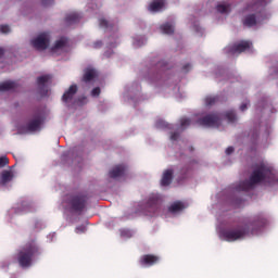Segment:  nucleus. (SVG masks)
Instances as JSON below:
<instances>
[{
    "mask_svg": "<svg viewBox=\"0 0 278 278\" xmlns=\"http://www.w3.org/2000/svg\"><path fill=\"white\" fill-rule=\"evenodd\" d=\"M239 223L240 225L235 228L223 230L220 232V238L226 240V242H236L237 240H242V238L249 236V233L255 236L257 231L264 229V227L268 225V219L266 218L265 214L260 213L254 215L252 219L243 218Z\"/></svg>",
    "mask_w": 278,
    "mask_h": 278,
    "instance_id": "1",
    "label": "nucleus"
},
{
    "mask_svg": "<svg viewBox=\"0 0 278 278\" xmlns=\"http://www.w3.org/2000/svg\"><path fill=\"white\" fill-rule=\"evenodd\" d=\"M273 179H275L273 167L268 164L261 163L254 167L249 180H243L239 184L237 190L247 192L255 188L257 184H262V181H273Z\"/></svg>",
    "mask_w": 278,
    "mask_h": 278,
    "instance_id": "2",
    "label": "nucleus"
},
{
    "mask_svg": "<svg viewBox=\"0 0 278 278\" xmlns=\"http://www.w3.org/2000/svg\"><path fill=\"white\" fill-rule=\"evenodd\" d=\"M268 0H253L252 3L247 5L248 12H255L248 14L243 17L242 23L244 27H255V25L262 23L264 17H262V9L266 8Z\"/></svg>",
    "mask_w": 278,
    "mask_h": 278,
    "instance_id": "3",
    "label": "nucleus"
},
{
    "mask_svg": "<svg viewBox=\"0 0 278 278\" xmlns=\"http://www.w3.org/2000/svg\"><path fill=\"white\" fill-rule=\"evenodd\" d=\"M36 255H40V248L36 241H30L17 253V262L22 268H29Z\"/></svg>",
    "mask_w": 278,
    "mask_h": 278,
    "instance_id": "4",
    "label": "nucleus"
},
{
    "mask_svg": "<svg viewBox=\"0 0 278 278\" xmlns=\"http://www.w3.org/2000/svg\"><path fill=\"white\" fill-rule=\"evenodd\" d=\"M67 205L72 212L81 214V212L86 210V205H88V195L85 193L71 194L67 200Z\"/></svg>",
    "mask_w": 278,
    "mask_h": 278,
    "instance_id": "5",
    "label": "nucleus"
},
{
    "mask_svg": "<svg viewBox=\"0 0 278 278\" xmlns=\"http://www.w3.org/2000/svg\"><path fill=\"white\" fill-rule=\"evenodd\" d=\"M199 125L202 127H220L223 123V114L220 113H211L204 117L198 119Z\"/></svg>",
    "mask_w": 278,
    "mask_h": 278,
    "instance_id": "6",
    "label": "nucleus"
},
{
    "mask_svg": "<svg viewBox=\"0 0 278 278\" xmlns=\"http://www.w3.org/2000/svg\"><path fill=\"white\" fill-rule=\"evenodd\" d=\"M51 35L49 33H41L37 36V38L31 40V45L34 49H37V51H45L49 49Z\"/></svg>",
    "mask_w": 278,
    "mask_h": 278,
    "instance_id": "7",
    "label": "nucleus"
},
{
    "mask_svg": "<svg viewBox=\"0 0 278 278\" xmlns=\"http://www.w3.org/2000/svg\"><path fill=\"white\" fill-rule=\"evenodd\" d=\"M51 81V75H43L37 78L38 92L40 97H47L49 94V88L47 84Z\"/></svg>",
    "mask_w": 278,
    "mask_h": 278,
    "instance_id": "8",
    "label": "nucleus"
},
{
    "mask_svg": "<svg viewBox=\"0 0 278 278\" xmlns=\"http://www.w3.org/2000/svg\"><path fill=\"white\" fill-rule=\"evenodd\" d=\"M146 207L150 214L157 213V210H160V195L151 194L148 199Z\"/></svg>",
    "mask_w": 278,
    "mask_h": 278,
    "instance_id": "9",
    "label": "nucleus"
},
{
    "mask_svg": "<svg viewBox=\"0 0 278 278\" xmlns=\"http://www.w3.org/2000/svg\"><path fill=\"white\" fill-rule=\"evenodd\" d=\"M42 116L37 115L25 125V129L26 131H38L42 127Z\"/></svg>",
    "mask_w": 278,
    "mask_h": 278,
    "instance_id": "10",
    "label": "nucleus"
},
{
    "mask_svg": "<svg viewBox=\"0 0 278 278\" xmlns=\"http://www.w3.org/2000/svg\"><path fill=\"white\" fill-rule=\"evenodd\" d=\"M157 262H160V256L153 254H144L139 260L141 266H155Z\"/></svg>",
    "mask_w": 278,
    "mask_h": 278,
    "instance_id": "11",
    "label": "nucleus"
},
{
    "mask_svg": "<svg viewBox=\"0 0 278 278\" xmlns=\"http://www.w3.org/2000/svg\"><path fill=\"white\" fill-rule=\"evenodd\" d=\"M125 170H127V166L123 164L116 165L109 172V177L111 179H118V177L125 175Z\"/></svg>",
    "mask_w": 278,
    "mask_h": 278,
    "instance_id": "12",
    "label": "nucleus"
},
{
    "mask_svg": "<svg viewBox=\"0 0 278 278\" xmlns=\"http://www.w3.org/2000/svg\"><path fill=\"white\" fill-rule=\"evenodd\" d=\"M75 94H77V85H72L70 86L68 90L64 92L62 101L64 103H71Z\"/></svg>",
    "mask_w": 278,
    "mask_h": 278,
    "instance_id": "13",
    "label": "nucleus"
},
{
    "mask_svg": "<svg viewBox=\"0 0 278 278\" xmlns=\"http://www.w3.org/2000/svg\"><path fill=\"white\" fill-rule=\"evenodd\" d=\"M247 49H251V42L249 41H241L239 43H236L231 47L230 51L231 53H244Z\"/></svg>",
    "mask_w": 278,
    "mask_h": 278,
    "instance_id": "14",
    "label": "nucleus"
},
{
    "mask_svg": "<svg viewBox=\"0 0 278 278\" xmlns=\"http://www.w3.org/2000/svg\"><path fill=\"white\" fill-rule=\"evenodd\" d=\"M173 169H165L161 178V186H170V184H173Z\"/></svg>",
    "mask_w": 278,
    "mask_h": 278,
    "instance_id": "15",
    "label": "nucleus"
},
{
    "mask_svg": "<svg viewBox=\"0 0 278 278\" xmlns=\"http://www.w3.org/2000/svg\"><path fill=\"white\" fill-rule=\"evenodd\" d=\"M96 77H97V70L92 67H87L84 71L83 81H85V84H89V81H92L93 79H96Z\"/></svg>",
    "mask_w": 278,
    "mask_h": 278,
    "instance_id": "16",
    "label": "nucleus"
},
{
    "mask_svg": "<svg viewBox=\"0 0 278 278\" xmlns=\"http://www.w3.org/2000/svg\"><path fill=\"white\" fill-rule=\"evenodd\" d=\"M192 170H194V163L190 162L180 168L179 175L182 177V179H186L188 175L192 173Z\"/></svg>",
    "mask_w": 278,
    "mask_h": 278,
    "instance_id": "17",
    "label": "nucleus"
},
{
    "mask_svg": "<svg viewBox=\"0 0 278 278\" xmlns=\"http://www.w3.org/2000/svg\"><path fill=\"white\" fill-rule=\"evenodd\" d=\"M186 210V205L181 201L174 202L169 207L168 212L172 214H177V212H184Z\"/></svg>",
    "mask_w": 278,
    "mask_h": 278,
    "instance_id": "18",
    "label": "nucleus"
},
{
    "mask_svg": "<svg viewBox=\"0 0 278 278\" xmlns=\"http://www.w3.org/2000/svg\"><path fill=\"white\" fill-rule=\"evenodd\" d=\"M80 20H81V14L74 12L66 15L65 23H67L68 25H73L75 23H79Z\"/></svg>",
    "mask_w": 278,
    "mask_h": 278,
    "instance_id": "19",
    "label": "nucleus"
},
{
    "mask_svg": "<svg viewBox=\"0 0 278 278\" xmlns=\"http://www.w3.org/2000/svg\"><path fill=\"white\" fill-rule=\"evenodd\" d=\"M16 88V81L8 80L0 84V92H8Z\"/></svg>",
    "mask_w": 278,
    "mask_h": 278,
    "instance_id": "20",
    "label": "nucleus"
},
{
    "mask_svg": "<svg viewBox=\"0 0 278 278\" xmlns=\"http://www.w3.org/2000/svg\"><path fill=\"white\" fill-rule=\"evenodd\" d=\"M68 43V40L64 37H61L59 40L55 41L54 46L52 47L51 51L55 53V51H60V49H64L66 45Z\"/></svg>",
    "mask_w": 278,
    "mask_h": 278,
    "instance_id": "21",
    "label": "nucleus"
},
{
    "mask_svg": "<svg viewBox=\"0 0 278 278\" xmlns=\"http://www.w3.org/2000/svg\"><path fill=\"white\" fill-rule=\"evenodd\" d=\"M160 29L162 34H166L167 36H170L172 34H175V26L170 23H165L160 26Z\"/></svg>",
    "mask_w": 278,
    "mask_h": 278,
    "instance_id": "22",
    "label": "nucleus"
},
{
    "mask_svg": "<svg viewBox=\"0 0 278 278\" xmlns=\"http://www.w3.org/2000/svg\"><path fill=\"white\" fill-rule=\"evenodd\" d=\"M163 8H164V0L153 1L149 5L150 12H160V10H162Z\"/></svg>",
    "mask_w": 278,
    "mask_h": 278,
    "instance_id": "23",
    "label": "nucleus"
},
{
    "mask_svg": "<svg viewBox=\"0 0 278 278\" xmlns=\"http://www.w3.org/2000/svg\"><path fill=\"white\" fill-rule=\"evenodd\" d=\"M225 118L228 121V123H236V121H238V116L236 115V111H227L225 113Z\"/></svg>",
    "mask_w": 278,
    "mask_h": 278,
    "instance_id": "24",
    "label": "nucleus"
},
{
    "mask_svg": "<svg viewBox=\"0 0 278 278\" xmlns=\"http://www.w3.org/2000/svg\"><path fill=\"white\" fill-rule=\"evenodd\" d=\"M217 12L220 14H229L231 12V5L229 4H218L217 5Z\"/></svg>",
    "mask_w": 278,
    "mask_h": 278,
    "instance_id": "25",
    "label": "nucleus"
},
{
    "mask_svg": "<svg viewBox=\"0 0 278 278\" xmlns=\"http://www.w3.org/2000/svg\"><path fill=\"white\" fill-rule=\"evenodd\" d=\"M13 177L14 175H12V172L4 170L1 176L2 184H8V181H12Z\"/></svg>",
    "mask_w": 278,
    "mask_h": 278,
    "instance_id": "26",
    "label": "nucleus"
},
{
    "mask_svg": "<svg viewBox=\"0 0 278 278\" xmlns=\"http://www.w3.org/2000/svg\"><path fill=\"white\" fill-rule=\"evenodd\" d=\"M155 126L157 127V129H170V125L164 119L156 121Z\"/></svg>",
    "mask_w": 278,
    "mask_h": 278,
    "instance_id": "27",
    "label": "nucleus"
},
{
    "mask_svg": "<svg viewBox=\"0 0 278 278\" xmlns=\"http://www.w3.org/2000/svg\"><path fill=\"white\" fill-rule=\"evenodd\" d=\"M216 101H218V97L208 96L205 98L206 105H214L216 103Z\"/></svg>",
    "mask_w": 278,
    "mask_h": 278,
    "instance_id": "28",
    "label": "nucleus"
},
{
    "mask_svg": "<svg viewBox=\"0 0 278 278\" xmlns=\"http://www.w3.org/2000/svg\"><path fill=\"white\" fill-rule=\"evenodd\" d=\"M156 66H157V68H161L159 71L157 75H161L162 73H164V71H166L168 68V66L164 62H159Z\"/></svg>",
    "mask_w": 278,
    "mask_h": 278,
    "instance_id": "29",
    "label": "nucleus"
},
{
    "mask_svg": "<svg viewBox=\"0 0 278 278\" xmlns=\"http://www.w3.org/2000/svg\"><path fill=\"white\" fill-rule=\"evenodd\" d=\"M190 118H181L180 119V127H182V129H186V127H190Z\"/></svg>",
    "mask_w": 278,
    "mask_h": 278,
    "instance_id": "30",
    "label": "nucleus"
},
{
    "mask_svg": "<svg viewBox=\"0 0 278 278\" xmlns=\"http://www.w3.org/2000/svg\"><path fill=\"white\" fill-rule=\"evenodd\" d=\"M99 23L100 27H103L104 29H109V27H112V25H110V22H108V20L105 18H101Z\"/></svg>",
    "mask_w": 278,
    "mask_h": 278,
    "instance_id": "31",
    "label": "nucleus"
},
{
    "mask_svg": "<svg viewBox=\"0 0 278 278\" xmlns=\"http://www.w3.org/2000/svg\"><path fill=\"white\" fill-rule=\"evenodd\" d=\"M8 164H10V160H8L7 156H1L0 157V168L8 166Z\"/></svg>",
    "mask_w": 278,
    "mask_h": 278,
    "instance_id": "32",
    "label": "nucleus"
},
{
    "mask_svg": "<svg viewBox=\"0 0 278 278\" xmlns=\"http://www.w3.org/2000/svg\"><path fill=\"white\" fill-rule=\"evenodd\" d=\"M53 3H55V0H41L43 8H49L50 5H53Z\"/></svg>",
    "mask_w": 278,
    "mask_h": 278,
    "instance_id": "33",
    "label": "nucleus"
},
{
    "mask_svg": "<svg viewBox=\"0 0 278 278\" xmlns=\"http://www.w3.org/2000/svg\"><path fill=\"white\" fill-rule=\"evenodd\" d=\"M1 34H10V26L9 25H1L0 26Z\"/></svg>",
    "mask_w": 278,
    "mask_h": 278,
    "instance_id": "34",
    "label": "nucleus"
},
{
    "mask_svg": "<svg viewBox=\"0 0 278 278\" xmlns=\"http://www.w3.org/2000/svg\"><path fill=\"white\" fill-rule=\"evenodd\" d=\"M87 228L84 225L76 227V233H86Z\"/></svg>",
    "mask_w": 278,
    "mask_h": 278,
    "instance_id": "35",
    "label": "nucleus"
},
{
    "mask_svg": "<svg viewBox=\"0 0 278 278\" xmlns=\"http://www.w3.org/2000/svg\"><path fill=\"white\" fill-rule=\"evenodd\" d=\"M91 94L93 97H99V94H101V88H99V87L93 88L91 91Z\"/></svg>",
    "mask_w": 278,
    "mask_h": 278,
    "instance_id": "36",
    "label": "nucleus"
},
{
    "mask_svg": "<svg viewBox=\"0 0 278 278\" xmlns=\"http://www.w3.org/2000/svg\"><path fill=\"white\" fill-rule=\"evenodd\" d=\"M170 140H172V141L179 140V132H172V135H170Z\"/></svg>",
    "mask_w": 278,
    "mask_h": 278,
    "instance_id": "37",
    "label": "nucleus"
},
{
    "mask_svg": "<svg viewBox=\"0 0 278 278\" xmlns=\"http://www.w3.org/2000/svg\"><path fill=\"white\" fill-rule=\"evenodd\" d=\"M233 151H235L233 147H228L226 149V155H231V153H233Z\"/></svg>",
    "mask_w": 278,
    "mask_h": 278,
    "instance_id": "38",
    "label": "nucleus"
},
{
    "mask_svg": "<svg viewBox=\"0 0 278 278\" xmlns=\"http://www.w3.org/2000/svg\"><path fill=\"white\" fill-rule=\"evenodd\" d=\"M192 67V65H190V63L184 65L182 70L188 73L190 71V68Z\"/></svg>",
    "mask_w": 278,
    "mask_h": 278,
    "instance_id": "39",
    "label": "nucleus"
},
{
    "mask_svg": "<svg viewBox=\"0 0 278 278\" xmlns=\"http://www.w3.org/2000/svg\"><path fill=\"white\" fill-rule=\"evenodd\" d=\"M247 110V103L240 105V111L244 112Z\"/></svg>",
    "mask_w": 278,
    "mask_h": 278,
    "instance_id": "40",
    "label": "nucleus"
},
{
    "mask_svg": "<svg viewBox=\"0 0 278 278\" xmlns=\"http://www.w3.org/2000/svg\"><path fill=\"white\" fill-rule=\"evenodd\" d=\"M5 55V50L3 48H0V59Z\"/></svg>",
    "mask_w": 278,
    "mask_h": 278,
    "instance_id": "41",
    "label": "nucleus"
},
{
    "mask_svg": "<svg viewBox=\"0 0 278 278\" xmlns=\"http://www.w3.org/2000/svg\"><path fill=\"white\" fill-rule=\"evenodd\" d=\"M101 45H103V43L101 41H98V42L94 43V48L99 49V47H101Z\"/></svg>",
    "mask_w": 278,
    "mask_h": 278,
    "instance_id": "42",
    "label": "nucleus"
},
{
    "mask_svg": "<svg viewBox=\"0 0 278 278\" xmlns=\"http://www.w3.org/2000/svg\"><path fill=\"white\" fill-rule=\"evenodd\" d=\"M152 81H155V79L152 78Z\"/></svg>",
    "mask_w": 278,
    "mask_h": 278,
    "instance_id": "43",
    "label": "nucleus"
}]
</instances>
